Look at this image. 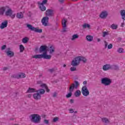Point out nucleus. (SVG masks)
Wrapping results in <instances>:
<instances>
[{
	"label": "nucleus",
	"mask_w": 125,
	"mask_h": 125,
	"mask_svg": "<svg viewBox=\"0 0 125 125\" xmlns=\"http://www.w3.org/2000/svg\"><path fill=\"white\" fill-rule=\"evenodd\" d=\"M101 120L104 124H109L110 120L107 118L103 117L101 118Z\"/></svg>",
	"instance_id": "6ab92c4d"
},
{
	"label": "nucleus",
	"mask_w": 125,
	"mask_h": 125,
	"mask_svg": "<svg viewBox=\"0 0 125 125\" xmlns=\"http://www.w3.org/2000/svg\"><path fill=\"white\" fill-rule=\"evenodd\" d=\"M36 89L29 87L27 91V93H33L34 92H36Z\"/></svg>",
	"instance_id": "aec40b11"
},
{
	"label": "nucleus",
	"mask_w": 125,
	"mask_h": 125,
	"mask_svg": "<svg viewBox=\"0 0 125 125\" xmlns=\"http://www.w3.org/2000/svg\"><path fill=\"white\" fill-rule=\"evenodd\" d=\"M63 29H62V32L63 33H65V32H66V27H62Z\"/></svg>",
	"instance_id": "a18cd8bd"
},
{
	"label": "nucleus",
	"mask_w": 125,
	"mask_h": 125,
	"mask_svg": "<svg viewBox=\"0 0 125 125\" xmlns=\"http://www.w3.org/2000/svg\"><path fill=\"white\" fill-rule=\"evenodd\" d=\"M82 93L83 96H88L89 95V91H88L86 86H83L82 88Z\"/></svg>",
	"instance_id": "1a4fd4ad"
},
{
	"label": "nucleus",
	"mask_w": 125,
	"mask_h": 125,
	"mask_svg": "<svg viewBox=\"0 0 125 125\" xmlns=\"http://www.w3.org/2000/svg\"><path fill=\"white\" fill-rule=\"evenodd\" d=\"M8 24V21H4L2 22L0 26V29H4V28H6L7 27V25Z\"/></svg>",
	"instance_id": "ddd939ff"
},
{
	"label": "nucleus",
	"mask_w": 125,
	"mask_h": 125,
	"mask_svg": "<svg viewBox=\"0 0 125 125\" xmlns=\"http://www.w3.org/2000/svg\"><path fill=\"white\" fill-rule=\"evenodd\" d=\"M26 27L29 29V30H30V31H33V32H35V33H42V29H39V27L36 28L31 24H27Z\"/></svg>",
	"instance_id": "0eeeda50"
},
{
	"label": "nucleus",
	"mask_w": 125,
	"mask_h": 125,
	"mask_svg": "<svg viewBox=\"0 0 125 125\" xmlns=\"http://www.w3.org/2000/svg\"><path fill=\"white\" fill-rule=\"evenodd\" d=\"M63 67L65 68V67H66V64H63Z\"/></svg>",
	"instance_id": "bf43d9fd"
},
{
	"label": "nucleus",
	"mask_w": 125,
	"mask_h": 125,
	"mask_svg": "<svg viewBox=\"0 0 125 125\" xmlns=\"http://www.w3.org/2000/svg\"><path fill=\"white\" fill-rule=\"evenodd\" d=\"M45 54L46 53H43L42 54L36 55L33 57V58L35 59H42V58H43V59H47L48 60L51 59V55H45Z\"/></svg>",
	"instance_id": "39448f33"
},
{
	"label": "nucleus",
	"mask_w": 125,
	"mask_h": 125,
	"mask_svg": "<svg viewBox=\"0 0 125 125\" xmlns=\"http://www.w3.org/2000/svg\"><path fill=\"white\" fill-rule=\"evenodd\" d=\"M7 69H8L7 67H3V71H6V70H7Z\"/></svg>",
	"instance_id": "5fc2aeb1"
},
{
	"label": "nucleus",
	"mask_w": 125,
	"mask_h": 125,
	"mask_svg": "<svg viewBox=\"0 0 125 125\" xmlns=\"http://www.w3.org/2000/svg\"><path fill=\"white\" fill-rule=\"evenodd\" d=\"M83 84H86V83H87V81H84L83 82Z\"/></svg>",
	"instance_id": "6e6d98bb"
},
{
	"label": "nucleus",
	"mask_w": 125,
	"mask_h": 125,
	"mask_svg": "<svg viewBox=\"0 0 125 125\" xmlns=\"http://www.w3.org/2000/svg\"><path fill=\"white\" fill-rule=\"evenodd\" d=\"M48 20H49V18H48V17H44L42 20V25H43V26H47Z\"/></svg>",
	"instance_id": "9b49d317"
},
{
	"label": "nucleus",
	"mask_w": 125,
	"mask_h": 125,
	"mask_svg": "<svg viewBox=\"0 0 125 125\" xmlns=\"http://www.w3.org/2000/svg\"><path fill=\"white\" fill-rule=\"evenodd\" d=\"M58 120H59V118L58 117H55L53 119V121L54 122V123H56V122H57V121H58Z\"/></svg>",
	"instance_id": "4c0bfd02"
},
{
	"label": "nucleus",
	"mask_w": 125,
	"mask_h": 125,
	"mask_svg": "<svg viewBox=\"0 0 125 125\" xmlns=\"http://www.w3.org/2000/svg\"><path fill=\"white\" fill-rule=\"evenodd\" d=\"M54 11L52 9H48L46 11V16L51 17L53 16Z\"/></svg>",
	"instance_id": "f8f14e48"
},
{
	"label": "nucleus",
	"mask_w": 125,
	"mask_h": 125,
	"mask_svg": "<svg viewBox=\"0 0 125 125\" xmlns=\"http://www.w3.org/2000/svg\"><path fill=\"white\" fill-rule=\"evenodd\" d=\"M29 118L31 122L34 124H40V123H41V120H42L41 116L37 114H31Z\"/></svg>",
	"instance_id": "7ed1b4c3"
},
{
	"label": "nucleus",
	"mask_w": 125,
	"mask_h": 125,
	"mask_svg": "<svg viewBox=\"0 0 125 125\" xmlns=\"http://www.w3.org/2000/svg\"><path fill=\"white\" fill-rule=\"evenodd\" d=\"M15 78H16V79L26 78V74H25V73H21L20 74L16 75Z\"/></svg>",
	"instance_id": "a211bd4d"
},
{
	"label": "nucleus",
	"mask_w": 125,
	"mask_h": 125,
	"mask_svg": "<svg viewBox=\"0 0 125 125\" xmlns=\"http://www.w3.org/2000/svg\"><path fill=\"white\" fill-rule=\"evenodd\" d=\"M113 47V45L112 44H109L107 46L108 49H111Z\"/></svg>",
	"instance_id": "58836bf2"
},
{
	"label": "nucleus",
	"mask_w": 125,
	"mask_h": 125,
	"mask_svg": "<svg viewBox=\"0 0 125 125\" xmlns=\"http://www.w3.org/2000/svg\"><path fill=\"white\" fill-rule=\"evenodd\" d=\"M104 47L105 48H107V47L108 46V42H107L104 41Z\"/></svg>",
	"instance_id": "37998d69"
},
{
	"label": "nucleus",
	"mask_w": 125,
	"mask_h": 125,
	"mask_svg": "<svg viewBox=\"0 0 125 125\" xmlns=\"http://www.w3.org/2000/svg\"><path fill=\"white\" fill-rule=\"evenodd\" d=\"M124 50V49L123 48H119L118 50V51L119 52V53H123V51Z\"/></svg>",
	"instance_id": "e433bc0d"
},
{
	"label": "nucleus",
	"mask_w": 125,
	"mask_h": 125,
	"mask_svg": "<svg viewBox=\"0 0 125 125\" xmlns=\"http://www.w3.org/2000/svg\"><path fill=\"white\" fill-rule=\"evenodd\" d=\"M28 97L29 98H31V97H32V95H31V94L28 95Z\"/></svg>",
	"instance_id": "4d7b16f0"
},
{
	"label": "nucleus",
	"mask_w": 125,
	"mask_h": 125,
	"mask_svg": "<svg viewBox=\"0 0 125 125\" xmlns=\"http://www.w3.org/2000/svg\"><path fill=\"white\" fill-rule=\"evenodd\" d=\"M36 92L33 94V98L35 99V100H40L42 98V94H44V93L45 92V90L43 89H40L37 91H36Z\"/></svg>",
	"instance_id": "20e7f679"
},
{
	"label": "nucleus",
	"mask_w": 125,
	"mask_h": 125,
	"mask_svg": "<svg viewBox=\"0 0 125 125\" xmlns=\"http://www.w3.org/2000/svg\"><path fill=\"white\" fill-rule=\"evenodd\" d=\"M5 48H6V45H3V46H2L1 49V50H4Z\"/></svg>",
	"instance_id": "79ce46f5"
},
{
	"label": "nucleus",
	"mask_w": 125,
	"mask_h": 125,
	"mask_svg": "<svg viewBox=\"0 0 125 125\" xmlns=\"http://www.w3.org/2000/svg\"><path fill=\"white\" fill-rule=\"evenodd\" d=\"M40 86H41V87H44V88H45L47 86L46 84L42 83V84L40 85Z\"/></svg>",
	"instance_id": "ea45409f"
},
{
	"label": "nucleus",
	"mask_w": 125,
	"mask_h": 125,
	"mask_svg": "<svg viewBox=\"0 0 125 125\" xmlns=\"http://www.w3.org/2000/svg\"><path fill=\"white\" fill-rule=\"evenodd\" d=\"M70 71H71V72H74V71H77V67H71Z\"/></svg>",
	"instance_id": "c9c22d12"
},
{
	"label": "nucleus",
	"mask_w": 125,
	"mask_h": 125,
	"mask_svg": "<svg viewBox=\"0 0 125 125\" xmlns=\"http://www.w3.org/2000/svg\"><path fill=\"white\" fill-rule=\"evenodd\" d=\"M67 23V20L66 19H64L63 21H62V27H67V25H66Z\"/></svg>",
	"instance_id": "a878e982"
},
{
	"label": "nucleus",
	"mask_w": 125,
	"mask_h": 125,
	"mask_svg": "<svg viewBox=\"0 0 125 125\" xmlns=\"http://www.w3.org/2000/svg\"><path fill=\"white\" fill-rule=\"evenodd\" d=\"M45 88L47 92H49L50 90H49V89H48V87L47 86Z\"/></svg>",
	"instance_id": "de8ad7c7"
},
{
	"label": "nucleus",
	"mask_w": 125,
	"mask_h": 125,
	"mask_svg": "<svg viewBox=\"0 0 125 125\" xmlns=\"http://www.w3.org/2000/svg\"><path fill=\"white\" fill-rule=\"evenodd\" d=\"M40 53L43 52V53H46L45 55H47V46L46 45H42L39 48Z\"/></svg>",
	"instance_id": "9d476101"
},
{
	"label": "nucleus",
	"mask_w": 125,
	"mask_h": 125,
	"mask_svg": "<svg viewBox=\"0 0 125 125\" xmlns=\"http://www.w3.org/2000/svg\"><path fill=\"white\" fill-rule=\"evenodd\" d=\"M24 49H25V47H24V46H23V45L21 44L20 45V52H23V51H24Z\"/></svg>",
	"instance_id": "7c9ffc66"
},
{
	"label": "nucleus",
	"mask_w": 125,
	"mask_h": 125,
	"mask_svg": "<svg viewBox=\"0 0 125 125\" xmlns=\"http://www.w3.org/2000/svg\"><path fill=\"white\" fill-rule=\"evenodd\" d=\"M76 39H79V35L78 34H74L72 36L71 41H75Z\"/></svg>",
	"instance_id": "c85d7f7f"
},
{
	"label": "nucleus",
	"mask_w": 125,
	"mask_h": 125,
	"mask_svg": "<svg viewBox=\"0 0 125 125\" xmlns=\"http://www.w3.org/2000/svg\"><path fill=\"white\" fill-rule=\"evenodd\" d=\"M28 42H29V38H28V37H25L22 39V42L23 43H27Z\"/></svg>",
	"instance_id": "cd10ccee"
},
{
	"label": "nucleus",
	"mask_w": 125,
	"mask_h": 125,
	"mask_svg": "<svg viewBox=\"0 0 125 125\" xmlns=\"http://www.w3.org/2000/svg\"><path fill=\"white\" fill-rule=\"evenodd\" d=\"M111 29H113V30H116V29H118V25H116L115 24H112L111 25Z\"/></svg>",
	"instance_id": "2f4dec72"
},
{
	"label": "nucleus",
	"mask_w": 125,
	"mask_h": 125,
	"mask_svg": "<svg viewBox=\"0 0 125 125\" xmlns=\"http://www.w3.org/2000/svg\"><path fill=\"white\" fill-rule=\"evenodd\" d=\"M108 16V13L106 11L103 12L100 15V18L102 19H104V18H106Z\"/></svg>",
	"instance_id": "dca6fc26"
},
{
	"label": "nucleus",
	"mask_w": 125,
	"mask_h": 125,
	"mask_svg": "<svg viewBox=\"0 0 125 125\" xmlns=\"http://www.w3.org/2000/svg\"><path fill=\"white\" fill-rule=\"evenodd\" d=\"M7 8V6H6L5 7H0V15H3Z\"/></svg>",
	"instance_id": "2eb2a0df"
},
{
	"label": "nucleus",
	"mask_w": 125,
	"mask_h": 125,
	"mask_svg": "<svg viewBox=\"0 0 125 125\" xmlns=\"http://www.w3.org/2000/svg\"><path fill=\"white\" fill-rule=\"evenodd\" d=\"M81 94H82V92H81V91L80 90H78L76 91L74 93V95H75V97H79L81 96Z\"/></svg>",
	"instance_id": "5701e85b"
},
{
	"label": "nucleus",
	"mask_w": 125,
	"mask_h": 125,
	"mask_svg": "<svg viewBox=\"0 0 125 125\" xmlns=\"http://www.w3.org/2000/svg\"><path fill=\"white\" fill-rule=\"evenodd\" d=\"M74 113H77V111H75L74 112Z\"/></svg>",
	"instance_id": "680f3d73"
},
{
	"label": "nucleus",
	"mask_w": 125,
	"mask_h": 125,
	"mask_svg": "<svg viewBox=\"0 0 125 125\" xmlns=\"http://www.w3.org/2000/svg\"><path fill=\"white\" fill-rule=\"evenodd\" d=\"M121 15L122 17V19L123 20L125 21V10H122L120 11Z\"/></svg>",
	"instance_id": "393cba45"
},
{
	"label": "nucleus",
	"mask_w": 125,
	"mask_h": 125,
	"mask_svg": "<svg viewBox=\"0 0 125 125\" xmlns=\"http://www.w3.org/2000/svg\"><path fill=\"white\" fill-rule=\"evenodd\" d=\"M69 111H70V113H71V114H73V113H74V110L73 109H69Z\"/></svg>",
	"instance_id": "8fccbe9b"
},
{
	"label": "nucleus",
	"mask_w": 125,
	"mask_h": 125,
	"mask_svg": "<svg viewBox=\"0 0 125 125\" xmlns=\"http://www.w3.org/2000/svg\"><path fill=\"white\" fill-rule=\"evenodd\" d=\"M86 1H88V0H85ZM93 0H91V1H93Z\"/></svg>",
	"instance_id": "052dcab7"
},
{
	"label": "nucleus",
	"mask_w": 125,
	"mask_h": 125,
	"mask_svg": "<svg viewBox=\"0 0 125 125\" xmlns=\"http://www.w3.org/2000/svg\"><path fill=\"white\" fill-rule=\"evenodd\" d=\"M70 103L71 104H73V103H74V100H73V99H70Z\"/></svg>",
	"instance_id": "603ef678"
},
{
	"label": "nucleus",
	"mask_w": 125,
	"mask_h": 125,
	"mask_svg": "<svg viewBox=\"0 0 125 125\" xmlns=\"http://www.w3.org/2000/svg\"><path fill=\"white\" fill-rule=\"evenodd\" d=\"M17 18H18L19 19H22V18H23L24 17V15L23 14V13L22 12H20V13H18L17 14Z\"/></svg>",
	"instance_id": "4be33fe9"
},
{
	"label": "nucleus",
	"mask_w": 125,
	"mask_h": 125,
	"mask_svg": "<svg viewBox=\"0 0 125 125\" xmlns=\"http://www.w3.org/2000/svg\"><path fill=\"white\" fill-rule=\"evenodd\" d=\"M5 15L11 17L12 19L15 18V14H13V11L9 7L7 6V10L5 12Z\"/></svg>",
	"instance_id": "423d86ee"
},
{
	"label": "nucleus",
	"mask_w": 125,
	"mask_h": 125,
	"mask_svg": "<svg viewBox=\"0 0 125 125\" xmlns=\"http://www.w3.org/2000/svg\"><path fill=\"white\" fill-rule=\"evenodd\" d=\"M57 96V93L56 92H54L53 95V97H56Z\"/></svg>",
	"instance_id": "09e8293b"
},
{
	"label": "nucleus",
	"mask_w": 125,
	"mask_h": 125,
	"mask_svg": "<svg viewBox=\"0 0 125 125\" xmlns=\"http://www.w3.org/2000/svg\"><path fill=\"white\" fill-rule=\"evenodd\" d=\"M44 124H45V125H48V124H49V121L47 120H44Z\"/></svg>",
	"instance_id": "a19ab883"
},
{
	"label": "nucleus",
	"mask_w": 125,
	"mask_h": 125,
	"mask_svg": "<svg viewBox=\"0 0 125 125\" xmlns=\"http://www.w3.org/2000/svg\"><path fill=\"white\" fill-rule=\"evenodd\" d=\"M125 26V22L121 23V27H124Z\"/></svg>",
	"instance_id": "864d4df0"
},
{
	"label": "nucleus",
	"mask_w": 125,
	"mask_h": 125,
	"mask_svg": "<svg viewBox=\"0 0 125 125\" xmlns=\"http://www.w3.org/2000/svg\"><path fill=\"white\" fill-rule=\"evenodd\" d=\"M111 70H115L116 71H119V66L117 65H110Z\"/></svg>",
	"instance_id": "412c9836"
},
{
	"label": "nucleus",
	"mask_w": 125,
	"mask_h": 125,
	"mask_svg": "<svg viewBox=\"0 0 125 125\" xmlns=\"http://www.w3.org/2000/svg\"><path fill=\"white\" fill-rule=\"evenodd\" d=\"M80 86V83L79 82L75 81L74 83L71 84L69 87V93L66 95V98H70L72 97V92L74 91V89H77L78 87Z\"/></svg>",
	"instance_id": "f03ea898"
},
{
	"label": "nucleus",
	"mask_w": 125,
	"mask_h": 125,
	"mask_svg": "<svg viewBox=\"0 0 125 125\" xmlns=\"http://www.w3.org/2000/svg\"><path fill=\"white\" fill-rule=\"evenodd\" d=\"M83 29H85L86 28H88V29H89V28H90V25H89L88 24L84 23L83 25Z\"/></svg>",
	"instance_id": "473e14b6"
},
{
	"label": "nucleus",
	"mask_w": 125,
	"mask_h": 125,
	"mask_svg": "<svg viewBox=\"0 0 125 125\" xmlns=\"http://www.w3.org/2000/svg\"><path fill=\"white\" fill-rule=\"evenodd\" d=\"M65 0H59V2H60V3H63V2H64V1Z\"/></svg>",
	"instance_id": "3c124183"
},
{
	"label": "nucleus",
	"mask_w": 125,
	"mask_h": 125,
	"mask_svg": "<svg viewBox=\"0 0 125 125\" xmlns=\"http://www.w3.org/2000/svg\"><path fill=\"white\" fill-rule=\"evenodd\" d=\"M57 68H52L51 69H48V71L50 72L51 74L53 73V72H55V71H57Z\"/></svg>",
	"instance_id": "c756f323"
},
{
	"label": "nucleus",
	"mask_w": 125,
	"mask_h": 125,
	"mask_svg": "<svg viewBox=\"0 0 125 125\" xmlns=\"http://www.w3.org/2000/svg\"><path fill=\"white\" fill-rule=\"evenodd\" d=\"M49 51L50 54H51L53 52H54V49H50Z\"/></svg>",
	"instance_id": "c03bdc74"
},
{
	"label": "nucleus",
	"mask_w": 125,
	"mask_h": 125,
	"mask_svg": "<svg viewBox=\"0 0 125 125\" xmlns=\"http://www.w3.org/2000/svg\"><path fill=\"white\" fill-rule=\"evenodd\" d=\"M81 61H83V63H85L87 60L85 58L82 56H78L75 58L72 62L71 65L73 67H76L78 66L79 64L81 63Z\"/></svg>",
	"instance_id": "f257e3e1"
},
{
	"label": "nucleus",
	"mask_w": 125,
	"mask_h": 125,
	"mask_svg": "<svg viewBox=\"0 0 125 125\" xmlns=\"http://www.w3.org/2000/svg\"><path fill=\"white\" fill-rule=\"evenodd\" d=\"M101 83L102 84H104L105 86L110 85L112 83V81L108 78H104L102 79Z\"/></svg>",
	"instance_id": "6e6552de"
},
{
	"label": "nucleus",
	"mask_w": 125,
	"mask_h": 125,
	"mask_svg": "<svg viewBox=\"0 0 125 125\" xmlns=\"http://www.w3.org/2000/svg\"><path fill=\"white\" fill-rule=\"evenodd\" d=\"M37 83H38V84H41V85L42 83V81H38Z\"/></svg>",
	"instance_id": "49530a36"
},
{
	"label": "nucleus",
	"mask_w": 125,
	"mask_h": 125,
	"mask_svg": "<svg viewBox=\"0 0 125 125\" xmlns=\"http://www.w3.org/2000/svg\"><path fill=\"white\" fill-rule=\"evenodd\" d=\"M47 2V0H43L42 3L38 2V4L43 5V4H45V3H46Z\"/></svg>",
	"instance_id": "72a5a7b5"
},
{
	"label": "nucleus",
	"mask_w": 125,
	"mask_h": 125,
	"mask_svg": "<svg viewBox=\"0 0 125 125\" xmlns=\"http://www.w3.org/2000/svg\"><path fill=\"white\" fill-rule=\"evenodd\" d=\"M86 40H87L88 42H92V41H93V37L91 35H87Z\"/></svg>",
	"instance_id": "b1692460"
},
{
	"label": "nucleus",
	"mask_w": 125,
	"mask_h": 125,
	"mask_svg": "<svg viewBox=\"0 0 125 125\" xmlns=\"http://www.w3.org/2000/svg\"><path fill=\"white\" fill-rule=\"evenodd\" d=\"M36 50H38V49H36Z\"/></svg>",
	"instance_id": "e2e57ef3"
},
{
	"label": "nucleus",
	"mask_w": 125,
	"mask_h": 125,
	"mask_svg": "<svg viewBox=\"0 0 125 125\" xmlns=\"http://www.w3.org/2000/svg\"><path fill=\"white\" fill-rule=\"evenodd\" d=\"M40 8L42 11H45L46 10V7L43 5H39Z\"/></svg>",
	"instance_id": "bb28decb"
},
{
	"label": "nucleus",
	"mask_w": 125,
	"mask_h": 125,
	"mask_svg": "<svg viewBox=\"0 0 125 125\" xmlns=\"http://www.w3.org/2000/svg\"><path fill=\"white\" fill-rule=\"evenodd\" d=\"M103 69L104 71H108V70L111 69V65L110 64H105L103 67Z\"/></svg>",
	"instance_id": "f3484780"
},
{
	"label": "nucleus",
	"mask_w": 125,
	"mask_h": 125,
	"mask_svg": "<svg viewBox=\"0 0 125 125\" xmlns=\"http://www.w3.org/2000/svg\"><path fill=\"white\" fill-rule=\"evenodd\" d=\"M6 53L7 56H9V57H13L14 56V52L10 51V48H8V51L6 52Z\"/></svg>",
	"instance_id": "4468645a"
},
{
	"label": "nucleus",
	"mask_w": 125,
	"mask_h": 125,
	"mask_svg": "<svg viewBox=\"0 0 125 125\" xmlns=\"http://www.w3.org/2000/svg\"><path fill=\"white\" fill-rule=\"evenodd\" d=\"M109 35V33L108 32H104L103 33V38H105L106 36H108Z\"/></svg>",
	"instance_id": "f704fd0d"
},
{
	"label": "nucleus",
	"mask_w": 125,
	"mask_h": 125,
	"mask_svg": "<svg viewBox=\"0 0 125 125\" xmlns=\"http://www.w3.org/2000/svg\"><path fill=\"white\" fill-rule=\"evenodd\" d=\"M100 41H101L100 39L98 38V39H97V42H100Z\"/></svg>",
	"instance_id": "13d9d810"
}]
</instances>
